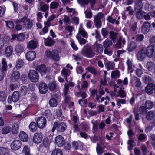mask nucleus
<instances>
[{
    "mask_svg": "<svg viewBox=\"0 0 155 155\" xmlns=\"http://www.w3.org/2000/svg\"><path fill=\"white\" fill-rule=\"evenodd\" d=\"M66 128L67 125L65 123L55 121L53 124L51 131L52 132H54L56 130L58 133H63L66 130Z\"/></svg>",
    "mask_w": 155,
    "mask_h": 155,
    "instance_id": "1",
    "label": "nucleus"
},
{
    "mask_svg": "<svg viewBox=\"0 0 155 155\" xmlns=\"http://www.w3.org/2000/svg\"><path fill=\"white\" fill-rule=\"evenodd\" d=\"M45 53L48 59H52L55 61H58L59 60L58 53L56 50H54L52 51L48 50L45 51Z\"/></svg>",
    "mask_w": 155,
    "mask_h": 155,
    "instance_id": "2",
    "label": "nucleus"
},
{
    "mask_svg": "<svg viewBox=\"0 0 155 155\" xmlns=\"http://www.w3.org/2000/svg\"><path fill=\"white\" fill-rule=\"evenodd\" d=\"M51 141L48 138L46 137L43 140L42 143L40 144L39 147L38 149L42 152H45L47 151L48 149L49 148Z\"/></svg>",
    "mask_w": 155,
    "mask_h": 155,
    "instance_id": "3",
    "label": "nucleus"
},
{
    "mask_svg": "<svg viewBox=\"0 0 155 155\" xmlns=\"http://www.w3.org/2000/svg\"><path fill=\"white\" fill-rule=\"evenodd\" d=\"M28 76L30 81L35 83L38 81L39 78L38 73L34 70H31L29 71Z\"/></svg>",
    "mask_w": 155,
    "mask_h": 155,
    "instance_id": "4",
    "label": "nucleus"
},
{
    "mask_svg": "<svg viewBox=\"0 0 155 155\" xmlns=\"http://www.w3.org/2000/svg\"><path fill=\"white\" fill-rule=\"evenodd\" d=\"M19 97V92L17 91H15L11 95L8 96L7 101L8 103L10 104H12L13 102H16L18 101Z\"/></svg>",
    "mask_w": 155,
    "mask_h": 155,
    "instance_id": "5",
    "label": "nucleus"
},
{
    "mask_svg": "<svg viewBox=\"0 0 155 155\" xmlns=\"http://www.w3.org/2000/svg\"><path fill=\"white\" fill-rule=\"evenodd\" d=\"M50 69V67H47L43 64L38 65L36 68V70L38 71L42 75L49 74Z\"/></svg>",
    "mask_w": 155,
    "mask_h": 155,
    "instance_id": "6",
    "label": "nucleus"
},
{
    "mask_svg": "<svg viewBox=\"0 0 155 155\" xmlns=\"http://www.w3.org/2000/svg\"><path fill=\"white\" fill-rule=\"evenodd\" d=\"M81 53L84 56L88 58H92L94 56L92 49L90 47L84 46L83 49L81 51Z\"/></svg>",
    "mask_w": 155,
    "mask_h": 155,
    "instance_id": "7",
    "label": "nucleus"
},
{
    "mask_svg": "<svg viewBox=\"0 0 155 155\" xmlns=\"http://www.w3.org/2000/svg\"><path fill=\"white\" fill-rule=\"evenodd\" d=\"M36 123L40 129L44 128L47 124V120L43 116L39 117L37 120Z\"/></svg>",
    "mask_w": 155,
    "mask_h": 155,
    "instance_id": "8",
    "label": "nucleus"
},
{
    "mask_svg": "<svg viewBox=\"0 0 155 155\" xmlns=\"http://www.w3.org/2000/svg\"><path fill=\"white\" fill-rule=\"evenodd\" d=\"M145 50V48H143L137 52V57L138 60L142 61L147 56Z\"/></svg>",
    "mask_w": 155,
    "mask_h": 155,
    "instance_id": "9",
    "label": "nucleus"
},
{
    "mask_svg": "<svg viewBox=\"0 0 155 155\" xmlns=\"http://www.w3.org/2000/svg\"><path fill=\"white\" fill-rule=\"evenodd\" d=\"M21 145V142L20 140H18L13 141L10 144L11 149L14 151H16L20 149Z\"/></svg>",
    "mask_w": 155,
    "mask_h": 155,
    "instance_id": "10",
    "label": "nucleus"
},
{
    "mask_svg": "<svg viewBox=\"0 0 155 155\" xmlns=\"http://www.w3.org/2000/svg\"><path fill=\"white\" fill-rule=\"evenodd\" d=\"M151 25L148 21L143 23L141 28V32L144 34H147L150 31Z\"/></svg>",
    "mask_w": 155,
    "mask_h": 155,
    "instance_id": "11",
    "label": "nucleus"
},
{
    "mask_svg": "<svg viewBox=\"0 0 155 155\" xmlns=\"http://www.w3.org/2000/svg\"><path fill=\"white\" fill-rule=\"evenodd\" d=\"M43 139L42 134L41 133L36 132L34 135L33 141L35 144H38L41 142Z\"/></svg>",
    "mask_w": 155,
    "mask_h": 155,
    "instance_id": "12",
    "label": "nucleus"
},
{
    "mask_svg": "<svg viewBox=\"0 0 155 155\" xmlns=\"http://www.w3.org/2000/svg\"><path fill=\"white\" fill-rule=\"evenodd\" d=\"M38 89L39 92L40 94H44L47 92L48 87L45 83L41 82L39 84Z\"/></svg>",
    "mask_w": 155,
    "mask_h": 155,
    "instance_id": "13",
    "label": "nucleus"
},
{
    "mask_svg": "<svg viewBox=\"0 0 155 155\" xmlns=\"http://www.w3.org/2000/svg\"><path fill=\"white\" fill-rule=\"evenodd\" d=\"M20 77L19 72L17 71L13 70L11 75V79L12 82H15L18 80Z\"/></svg>",
    "mask_w": 155,
    "mask_h": 155,
    "instance_id": "14",
    "label": "nucleus"
},
{
    "mask_svg": "<svg viewBox=\"0 0 155 155\" xmlns=\"http://www.w3.org/2000/svg\"><path fill=\"white\" fill-rule=\"evenodd\" d=\"M145 50L147 56L148 57L150 58L152 54H153L155 51V46L150 44L147 48H145Z\"/></svg>",
    "mask_w": 155,
    "mask_h": 155,
    "instance_id": "15",
    "label": "nucleus"
},
{
    "mask_svg": "<svg viewBox=\"0 0 155 155\" xmlns=\"http://www.w3.org/2000/svg\"><path fill=\"white\" fill-rule=\"evenodd\" d=\"M36 53L34 51H30L28 52L26 54V58L27 60L31 61L35 58Z\"/></svg>",
    "mask_w": 155,
    "mask_h": 155,
    "instance_id": "16",
    "label": "nucleus"
},
{
    "mask_svg": "<svg viewBox=\"0 0 155 155\" xmlns=\"http://www.w3.org/2000/svg\"><path fill=\"white\" fill-rule=\"evenodd\" d=\"M55 141L56 144L59 147L62 146L65 143L64 137L60 135H58L56 137Z\"/></svg>",
    "mask_w": 155,
    "mask_h": 155,
    "instance_id": "17",
    "label": "nucleus"
},
{
    "mask_svg": "<svg viewBox=\"0 0 155 155\" xmlns=\"http://www.w3.org/2000/svg\"><path fill=\"white\" fill-rule=\"evenodd\" d=\"M155 84L153 83L149 84L145 89V92L148 94H151L153 93V91L155 90Z\"/></svg>",
    "mask_w": 155,
    "mask_h": 155,
    "instance_id": "18",
    "label": "nucleus"
},
{
    "mask_svg": "<svg viewBox=\"0 0 155 155\" xmlns=\"http://www.w3.org/2000/svg\"><path fill=\"white\" fill-rule=\"evenodd\" d=\"M13 52V48L11 46H8L6 48L4 54L6 57H9L12 55Z\"/></svg>",
    "mask_w": 155,
    "mask_h": 155,
    "instance_id": "19",
    "label": "nucleus"
},
{
    "mask_svg": "<svg viewBox=\"0 0 155 155\" xmlns=\"http://www.w3.org/2000/svg\"><path fill=\"white\" fill-rule=\"evenodd\" d=\"M19 137L20 140L23 142H27L28 139V134L23 131H21L20 132Z\"/></svg>",
    "mask_w": 155,
    "mask_h": 155,
    "instance_id": "20",
    "label": "nucleus"
},
{
    "mask_svg": "<svg viewBox=\"0 0 155 155\" xmlns=\"http://www.w3.org/2000/svg\"><path fill=\"white\" fill-rule=\"evenodd\" d=\"M137 47V45L136 43L134 41H131L128 44L127 49L129 52H131L135 50Z\"/></svg>",
    "mask_w": 155,
    "mask_h": 155,
    "instance_id": "21",
    "label": "nucleus"
},
{
    "mask_svg": "<svg viewBox=\"0 0 155 155\" xmlns=\"http://www.w3.org/2000/svg\"><path fill=\"white\" fill-rule=\"evenodd\" d=\"M38 126L36 122L34 121L31 122L29 124L28 127L31 131L35 132L37 131L38 129Z\"/></svg>",
    "mask_w": 155,
    "mask_h": 155,
    "instance_id": "22",
    "label": "nucleus"
},
{
    "mask_svg": "<svg viewBox=\"0 0 155 155\" xmlns=\"http://www.w3.org/2000/svg\"><path fill=\"white\" fill-rule=\"evenodd\" d=\"M135 12V16L138 20L143 19V18L144 15L145 13L142 10L138 11Z\"/></svg>",
    "mask_w": 155,
    "mask_h": 155,
    "instance_id": "23",
    "label": "nucleus"
},
{
    "mask_svg": "<svg viewBox=\"0 0 155 155\" xmlns=\"http://www.w3.org/2000/svg\"><path fill=\"white\" fill-rule=\"evenodd\" d=\"M11 127L8 126H5L2 127L1 130V132L2 134H6L11 131Z\"/></svg>",
    "mask_w": 155,
    "mask_h": 155,
    "instance_id": "24",
    "label": "nucleus"
},
{
    "mask_svg": "<svg viewBox=\"0 0 155 155\" xmlns=\"http://www.w3.org/2000/svg\"><path fill=\"white\" fill-rule=\"evenodd\" d=\"M147 67L150 71L153 72L155 71V64L152 62H148L147 64Z\"/></svg>",
    "mask_w": 155,
    "mask_h": 155,
    "instance_id": "25",
    "label": "nucleus"
},
{
    "mask_svg": "<svg viewBox=\"0 0 155 155\" xmlns=\"http://www.w3.org/2000/svg\"><path fill=\"white\" fill-rule=\"evenodd\" d=\"M70 72V70H67L65 68H64L61 71V74L62 76L64 77L67 82H68L67 77L70 75V73L68 72Z\"/></svg>",
    "mask_w": 155,
    "mask_h": 155,
    "instance_id": "26",
    "label": "nucleus"
},
{
    "mask_svg": "<svg viewBox=\"0 0 155 155\" xmlns=\"http://www.w3.org/2000/svg\"><path fill=\"white\" fill-rule=\"evenodd\" d=\"M155 117V111H149L146 115V118L147 120L150 121Z\"/></svg>",
    "mask_w": 155,
    "mask_h": 155,
    "instance_id": "27",
    "label": "nucleus"
},
{
    "mask_svg": "<svg viewBox=\"0 0 155 155\" xmlns=\"http://www.w3.org/2000/svg\"><path fill=\"white\" fill-rule=\"evenodd\" d=\"M24 61L23 60L21 59H18L16 61L15 68L17 70L21 68L23 66Z\"/></svg>",
    "mask_w": 155,
    "mask_h": 155,
    "instance_id": "28",
    "label": "nucleus"
},
{
    "mask_svg": "<svg viewBox=\"0 0 155 155\" xmlns=\"http://www.w3.org/2000/svg\"><path fill=\"white\" fill-rule=\"evenodd\" d=\"M11 131L13 134H16L18 132L19 125L18 124H14L11 128Z\"/></svg>",
    "mask_w": 155,
    "mask_h": 155,
    "instance_id": "29",
    "label": "nucleus"
},
{
    "mask_svg": "<svg viewBox=\"0 0 155 155\" xmlns=\"http://www.w3.org/2000/svg\"><path fill=\"white\" fill-rule=\"evenodd\" d=\"M7 95L6 92L3 91H0V101L4 102L7 99Z\"/></svg>",
    "mask_w": 155,
    "mask_h": 155,
    "instance_id": "30",
    "label": "nucleus"
},
{
    "mask_svg": "<svg viewBox=\"0 0 155 155\" xmlns=\"http://www.w3.org/2000/svg\"><path fill=\"white\" fill-rule=\"evenodd\" d=\"M28 92V87L27 86H22L21 87L19 90V95L21 96H24L26 95Z\"/></svg>",
    "mask_w": 155,
    "mask_h": 155,
    "instance_id": "31",
    "label": "nucleus"
},
{
    "mask_svg": "<svg viewBox=\"0 0 155 155\" xmlns=\"http://www.w3.org/2000/svg\"><path fill=\"white\" fill-rule=\"evenodd\" d=\"M94 119H93L91 121L92 124V130L95 131H97L99 127V123L98 120H96L94 122Z\"/></svg>",
    "mask_w": 155,
    "mask_h": 155,
    "instance_id": "32",
    "label": "nucleus"
},
{
    "mask_svg": "<svg viewBox=\"0 0 155 155\" xmlns=\"http://www.w3.org/2000/svg\"><path fill=\"white\" fill-rule=\"evenodd\" d=\"M49 104L50 107H55L58 105V101L56 98L52 97L49 100Z\"/></svg>",
    "mask_w": 155,
    "mask_h": 155,
    "instance_id": "33",
    "label": "nucleus"
},
{
    "mask_svg": "<svg viewBox=\"0 0 155 155\" xmlns=\"http://www.w3.org/2000/svg\"><path fill=\"white\" fill-rule=\"evenodd\" d=\"M37 47V43L36 41L33 40H30L27 45V47L28 49H35Z\"/></svg>",
    "mask_w": 155,
    "mask_h": 155,
    "instance_id": "34",
    "label": "nucleus"
},
{
    "mask_svg": "<svg viewBox=\"0 0 155 155\" xmlns=\"http://www.w3.org/2000/svg\"><path fill=\"white\" fill-rule=\"evenodd\" d=\"M30 96V100L32 104H35L37 102V96L36 94L34 92H32Z\"/></svg>",
    "mask_w": 155,
    "mask_h": 155,
    "instance_id": "35",
    "label": "nucleus"
},
{
    "mask_svg": "<svg viewBox=\"0 0 155 155\" xmlns=\"http://www.w3.org/2000/svg\"><path fill=\"white\" fill-rule=\"evenodd\" d=\"M105 65L107 67V71H109L110 69H113L115 66V64L114 62H111L110 61L106 62L105 64Z\"/></svg>",
    "mask_w": 155,
    "mask_h": 155,
    "instance_id": "36",
    "label": "nucleus"
},
{
    "mask_svg": "<svg viewBox=\"0 0 155 155\" xmlns=\"http://www.w3.org/2000/svg\"><path fill=\"white\" fill-rule=\"evenodd\" d=\"M134 9L135 12L138 11L142 10L143 6L142 3L135 2Z\"/></svg>",
    "mask_w": 155,
    "mask_h": 155,
    "instance_id": "37",
    "label": "nucleus"
},
{
    "mask_svg": "<svg viewBox=\"0 0 155 155\" xmlns=\"http://www.w3.org/2000/svg\"><path fill=\"white\" fill-rule=\"evenodd\" d=\"M44 115L48 120H51L52 118V114L51 111L49 109L46 110L44 112Z\"/></svg>",
    "mask_w": 155,
    "mask_h": 155,
    "instance_id": "38",
    "label": "nucleus"
},
{
    "mask_svg": "<svg viewBox=\"0 0 155 155\" xmlns=\"http://www.w3.org/2000/svg\"><path fill=\"white\" fill-rule=\"evenodd\" d=\"M154 8V6L152 3H146L144 6L145 10L147 11H150Z\"/></svg>",
    "mask_w": 155,
    "mask_h": 155,
    "instance_id": "39",
    "label": "nucleus"
},
{
    "mask_svg": "<svg viewBox=\"0 0 155 155\" xmlns=\"http://www.w3.org/2000/svg\"><path fill=\"white\" fill-rule=\"evenodd\" d=\"M153 102L149 100H147L145 103V106L147 109H151L153 107Z\"/></svg>",
    "mask_w": 155,
    "mask_h": 155,
    "instance_id": "40",
    "label": "nucleus"
},
{
    "mask_svg": "<svg viewBox=\"0 0 155 155\" xmlns=\"http://www.w3.org/2000/svg\"><path fill=\"white\" fill-rule=\"evenodd\" d=\"M0 155H9V152L8 149L0 147Z\"/></svg>",
    "mask_w": 155,
    "mask_h": 155,
    "instance_id": "41",
    "label": "nucleus"
},
{
    "mask_svg": "<svg viewBox=\"0 0 155 155\" xmlns=\"http://www.w3.org/2000/svg\"><path fill=\"white\" fill-rule=\"evenodd\" d=\"M55 42V41L51 38L49 37L47 38V41L45 43V45L46 46H51L54 45Z\"/></svg>",
    "mask_w": 155,
    "mask_h": 155,
    "instance_id": "42",
    "label": "nucleus"
},
{
    "mask_svg": "<svg viewBox=\"0 0 155 155\" xmlns=\"http://www.w3.org/2000/svg\"><path fill=\"white\" fill-rule=\"evenodd\" d=\"M23 48L22 46L20 44H17L15 48V50L17 53L21 54L23 51Z\"/></svg>",
    "mask_w": 155,
    "mask_h": 155,
    "instance_id": "43",
    "label": "nucleus"
},
{
    "mask_svg": "<svg viewBox=\"0 0 155 155\" xmlns=\"http://www.w3.org/2000/svg\"><path fill=\"white\" fill-rule=\"evenodd\" d=\"M118 34L113 31H110L109 32V38L113 41H115Z\"/></svg>",
    "mask_w": 155,
    "mask_h": 155,
    "instance_id": "44",
    "label": "nucleus"
},
{
    "mask_svg": "<svg viewBox=\"0 0 155 155\" xmlns=\"http://www.w3.org/2000/svg\"><path fill=\"white\" fill-rule=\"evenodd\" d=\"M120 75V73L119 71L117 70L112 72L111 77L112 78H118V77H119Z\"/></svg>",
    "mask_w": 155,
    "mask_h": 155,
    "instance_id": "45",
    "label": "nucleus"
},
{
    "mask_svg": "<svg viewBox=\"0 0 155 155\" xmlns=\"http://www.w3.org/2000/svg\"><path fill=\"white\" fill-rule=\"evenodd\" d=\"M56 84L54 81H52L48 84V88L51 91H54L56 88Z\"/></svg>",
    "mask_w": 155,
    "mask_h": 155,
    "instance_id": "46",
    "label": "nucleus"
},
{
    "mask_svg": "<svg viewBox=\"0 0 155 155\" xmlns=\"http://www.w3.org/2000/svg\"><path fill=\"white\" fill-rule=\"evenodd\" d=\"M25 35L23 33L17 34V40L19 41H23L25 39Z\"/></svg>",
    "mask_w": 155,
    "mask_h": 155,
    "instance_id": "47",
    "label": "nucleus"
},
{
    "mask_svg": "<svg viewBox=\"0 0 155 155\" xmlns=\"http://www.w3.org/2000/svg\"><path fill=\"white\" fill-rule=\"evenodd\" d=\"M51 155H63L62 151L60 149H55L52 152Z\"/></svg>",
    "mask_w": 155,
    "mask_h": 155,
    "instance_id": "48",
    "label": "nucleus"
},
{
    "mask_svg": "<svg viewBox=\"0 0 155 155\" xmlns=\"http://www.w3.org/2000/svg\"><path fill=\"white\" fill-rule=\"evenodd\" d=\"M22 152L25 153V155H31L30 153V148L27 145L24 147Z\"/></svg>",
    "mask_w": 155,
    "mask_h": 155,
    "instance_id": "49",
    "label": "nucleus"
},
{
    "mask_svg": "<svg viewBox=\"0 0 155 155\" xmlns=\"http://www.w3.org/2000/svg\"><path fill=\"white\" fill-rule=\"evenodd\" d=\"M94 48H97V51L99 53L103 52V48L102 45L101 44H96L94 45Z\"/></svg>",
    "mask_w": 155,
    "mask_h": 155,
    "instance_id": "50",
    "label": "nucleus"
},
{
    "mask_svg": "<svg viewBox=\"0 0 155 155\" xmlns=\"http://www.w3.org/2000/svg\"><path fill=\"white\" fill-rule=\"evenodd\" d=\"M24 25L26 26L28 29H31L33 26L32 22L31 21L30 19L28 18L26 22L24 24Z\"/></svg>",
    "mask_w": 155,
    "mask_h": 155,
    "instance_id": "51",
    "label": "nucleus"
},
{
    "mask_svg": "<svg viewBox=\"0 0 155 155\" xmlns=\"http://www.w3.org/2000/svg\"><path fill=\"white\" fill-rule=\"evenodd\" d=\"M96 150L98 155H101L103 153L102 147L98 143H97Z\"/></svg>",
    "mask_w": 155,
    "mask_h": 155,
    "instance_id": "52",
    "label": "nucleus"
},
{
    "mask_svg": "<svg viewBox=\"0 0 155 155\" xmlns=\"http://www.w3.org/2000/svg\"><path fill=\"white\" fill-rule=\"evenodd\" d=\"M86 70H88V71L92 74L94 75L97 74V72L95 68L92 67H88L86 68Z\"/></svg>",
    "mask_w": 155,
    "mask_h": 155,
    "instance_id": "53",
    "label": "nucleus"
},
{
    "mask_svg": "<svg viewBox=\"0 0 155 155\" xmlns=\"http://www.w3.org/2000/svg\"><path fill=\"white\" fill-rule=\"evenodd\" d=\"M59 5V4L58 2L53 1L51 3L50 8L51 9H55L57 8Z\"/></svg>",
    "mask_w": 155,
    "mask_h": 155,
    "instance_id": "54",
    "label": "nucleus"
},
{
    "mask_svg": "<svg viewBox=\"0 0 155 155\" xmlns=\"http://www.w3.org/2000/svg\"><path fill=\"white\" fill-rule=\"evenodd\" d=\"M6 26L7 27L10 29H13L14 27V24L13 22L12 21H5Z\"/></svg>",
    "mask_w": 155,
    "mask_h": 155,
    "instance_id": "55",
    "label": "nucleus"
},
{
    "mask_svg": "<svg viewBox=\"0 0 155 155\" xmlns=\"http://www.w3.org/2000/svg\"><path fill=\"white\" fill-rule=\"evenodd\" d=\"M133 113L135 117V119L136 121H138L140 120L139 117L140 113L138 112L137 109H134L133 111Z\"/></svg>",
    "mask_w": 155,
    "mask_h": 155,
    "instance_id": "56",
    "label": "nucleus"
},
{
    "mask_svg": "<svg viewBox=\"0 0 155 155\" xmlns=\"http://www.w3.org/2000/svg\"><path fill=\"white\" fill-rule=\"evenodd\" d=\"M79 34L82 35V36L85 38H87V33L83 28L79 29Z\"/></svg>",
    "mask_w": 155,
    "mask_h": 155,
    "instance_id": "57",
    "label": "nucleus"
},
{
    "mask_svg": "<svg viewBox=\"0 0 155 155\" xmlns=\"http://www.w3.org/2000/svg\"><path fill=\"white\" fill-rule=\"evenodd\" d=\"M147 108L145 106H140L139 109L138 111V112H139L140 114L143 115L144 114H146L147 111Z\"/></svg>",
    "mask_w": 155,
    "mask_h": 155,
    "instance_id": "58",
    "label": "nucleus"
},
{
    "mask_svg": "<svg viewBox=\"0 0 155 155\" xmlns=\"http://www.w3.org/2000/svg\"><path fill=\"white\" fill-rule=\"evenodd\" d=\"M103 13L101 12H99L95 16L94 19L101 20L103 17Z\"/></svg>",
    "mask_w": 155,
    "mask_h": 155,
    "instance_id": "59",
    "label": "nucleus"
},
{
    "mask_svg": "<svg viewBox=\"0 0 155 155\" xmlns=\"http://www.w3.org/2000/svg\"><path fill=\"white\" fill-rule=\"evenodd\" d=\"M109 33V31L107 28H103L101 30V33L103 37L106 38Z\"/></svg>",
    "mask_w": 155,
    "mask_h": 155,
    "instance_id": "60",
    "label": "nucleus"
},
{
    "mask_svg": "<svg viewBox=\"0 0 155 155\" xmlns=\"http://www.w3.org/2000/svg\"><path fill=\"white\" fill-rule=\"evenodd\" d=\"M122 41V37H120L118 41L117 42L116 44L115 45L116 48L118 49H120L121 48V41Z\"/></svg>",
    "mask_w": 155,
    "mask_h": 155,
    "instance_id": "61",
    "label": "nucleus"
},
{
    "mask_svg": "<svg viewBox=\"0 0 155 155\" xmlns=\"http://www.w3.org/2000/svg\"><path fill=\"white\" fill-rule=\"evenodd\" d=\"M126 64L128 66V70H131L132 68L133 65L130 59H127L126 61Z\"/></svg>",
    "mask_w": 155,
    "mask_h": 155,
    "instance_id": "62",
    "label": "nucleus"
},
{
    "mask_svg": "<svg viewBox=\"0 0 155 155\" xmlns=\"http://www.w3.org/2000/svg\"><path fill=\"white\" fill-rule=\"evenodd\" d=\"M134 80L136 81V86L137 87H140L141 84L140 79L137 77H135L134 78Z\"/></svg>",
    "mask_w": 155,
    "mask_h": 155,
    "instance_id": "63",
    "label": "nucleus"
},
{
    "mask_svg": "<svg viewBox=\"0 0 155 155\" xmlns=\"http://www.w3.org/2000/svg\"><path fill=\"white\" fill-rule=\"evenodd\" d=\"M144 38V36L143 34L137 35L136 40L137 41L140 42L142 41Z\"/></svg>",
    "mask_w": 155,
    "mask_h": 155,
    "instance_id": "64",
    "label": "nucleus"
}]
</instances>
